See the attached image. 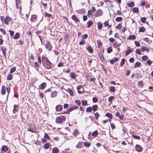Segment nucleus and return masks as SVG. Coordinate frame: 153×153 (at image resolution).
Segmentation results:
<instances>
[{"mask_svg":"<svg viewBox=\"0 0 153 153\" xmlns=\"http://www.w3.org/2000/svg\"><path fill=\"white\" fill-rule=\"evenodd\" d=\"M42 61L43 63H45L44 66L47 69L51 68L52 64L49 61L48 59L45 56L42 57Z\"/></svg>","mask_w":153,"mask_h":153,"instance_id":"obj_1","label":"nucleus"},{"mask_svg":"<svg viewBox=\"0 0 153 153\" xmlns=\"http://www.w3.org/2000/svg\"><path fill=\"white\" fill-rule=\"evenodd\" d=\"M65 120L66 119L64 116L61 115L56 118V121L57 123L61 124L64 122Z\"/></svg>","mask_w":153,"mask_h":153,"instance_id":"obj_2","label":"nucleus"},{"mask_svg":"<svg viewBox=\"0 0 153 153\" xmlns=\"http://www.w3.org/2000/svg\"><path fill=\"white\" fill-rule=\"evenodd\" d=\"M27 131L32 133H36V132L35 126L34 124L30 125L29 127L27 128Z\"/></svg>","mask_w":153,"mask_h":153,"instance_id":"obj_3","label":"nucleus"},{"mask_svg":"<svg viewBox=\"0 0 153 153\" xmlns=\"http://www.w3.org/2000/svg\"><path fill=\"white\" fill-rule=\"evenodd\" d=\"M45 46L46 48L49 51H51V49L52 48V46L51 45V44L49 41H47L45 43Z\"/></svg>","mask_w":153,"mask_h":153,"instance_id":"obj_4","label":"nucleus"},{"mask_svg":"<svg viewBox=\"0 0 153 153\" xmlns=\"http://www.w3.org/2000/svg\"><path fill=\"white\" fill-rule=\"evenodd\" d=\"M78 107L74 105L71 107L70 108H69L68 110L67 111L65 112V113L66 114H69V113L71 111L74 109H76L78 108Z\"/></svg>","mask_w":153,"mask_h":153,"instance_id":"obj_5","label":"nucleus"},{"mask_svg":"<svg viewBox=\"0 0 153 153\" xmlns=\"http://www.w3.org/2000/svg\"><path fill=\"white\" fill-rule=\"evenodd\" d=\"M102 14V11L100 9L98 10L94 14V16L95 17L101 16Z\"/></svg>","mask_w":153,"mask_h":153,"instance_id":"obj_6","label":"nucleus"},{"mask_svg":"<svg viewBox=\"0 0 153 153\" xmlns=\"http://www.w3.org/2000/svg\"><path fill=\"white\" fill-rule=\"evenodd\" d=\"M30 63H31L30 64V65L33 67L35 68L36 69V68L37 67H39V63L38 62H36L34 63L30 62Z\"/></svg>","mask_w":153,"mask_h":153,"instance_id":"obj_7","label":"nucleus"},{"mask_svg":"<svg viewBox=\"0 0 153 153\" xmlns=\"http://www.w3.org/2000/svg\"><path fill=\"white\" fill-rule=\"evenodd\" d=\"M136 150L138 152L142 151L143 148L139 145L137 144L135 146Z\"/></svg>","mask_w":153,"mask_h":153,"instance_id":"obj_8","label":"nucleus"},{"mask_svg":"<svg viewBox=\"0 0 153 153\" xmlns=\"http://www.w3.org/2000/svg\"><path fill=\"white\" fill-rule=\"evenodd\" d=\"M11 20V18L8 16H7L4 19V23L7 25L8 24V22Z\"/></svg>","mask_w":153,"mask_h":153,"instance_id":"obj_9","label":"nucleus"},{"mask_svg":"<svg viewBox=\"0 0 153 153\" xmlns=\"http://www.w3.org/2000/svg\"><path fill=\"white\" fill-rule=\"evenodd\" d=\"M37 19V16L36 15L34 14L32 16L30 20L32 22H35Z\"/></svg>","mask_w":153,"mask_h":153,"instance_id":"obj_10","label":"nucleus"},{"mask_svg":"<svg viewBox=\"0 0 153 153\" xmlns=\"http://www.w3.org/2000/svg\"><path fill=\"white\" fill-rule=\"evenodd\" d=\"M46 84L47 83H42L39 85V88L42 90L44 89L46 86Z\"/></svg>","mask_w":153,"mask_h":153,"instance_id":"obj_11","label":"nucleus"},{"mask_svg":"<svg viewBox=\"0 0 153 153\" xmlns=\"http://www.w3.org/2000/svg\"><path fill=\"white\" fill-rule=\"evenodd\" d=\"M56 109L57 111H61L62 109V105H58L56 107Z\"/></svg>","mask_w":153,"mask_h":153,"instance_id":"obj_12","label":"nucleus"},{"mask_svg":"<svg viewBox=\"0 0 153 153\" xmlns=\"http://www.w3.org/2000/svg\"><path fill=\"white\" fill-rule=\"evenodd\" d=\"M19 105H14L13 109V113H15L18 110V106H19Z\"/></svg>","mask_w":153,"mask_h":153,"instance_id":"obj_13","label":"nucleus"},{"mask_svg":"<svg viewBox=\"0 0 153 153\" xmlns=\"http://www.w3.org/2000/svg\"><path fill=\"white\" fill-rule=\"evenodd\" d=\"M72 19L76 22H79V19L76 17L75 15H74L72 16Z\"/></svg>","mask_w":153,"mask_h":153,"instance_id":"obj_14","label":"nucleus"},{"mask_svg":"<svg viewBox=\"0 0 153 153\" xmlns=\"http://www.w3.org/2000/svg\"><path fill=\"white\" fill-rule=\"evenodd\" d=\"M118 60V58L117 57L113 58L110 60V62L111 64H113L115 62Z\"/></svg>","mask_w":153,"mask_h":153,"instance_id":"obj_15","label":"nucleus"},{"mask_svg":"<svg viewBox=\"0 0 153 153\" xmlns=\"http://www.w3.org/2000/svg\"><path fill=\"white\" fill-rule=\"evenodd\" d=\"M98 108V106L97 105H93L92 106V110L93 109V111L94 112H95L97 110V109Z\"/></svg>","mask_w":153,"mask_h":153,"instance_id":"obj_16","label":"nucleus"},{"mask_svg":"<svg viewBox=\"0 0 153 153\" xmlns=\"http://www.w3.org/2000/svg\"><path fill=\"white\" fill-rule=\"evenodd\" d=\"M2 52L3 54V55L4 56L6 57V49L5 47H3L2 48Z\"/></svg>","mask_w":153,"mask_h":153,"instance_id":"obj_17","label":"nucleus"},{"mask_svg":"<svg viewBox=\"0 0 153 153\" xmlns=\"http://www.w3.org/2000/svg\"><path fill=\"white\" fill-rule=\"evenodd\" d=\"M6 92L5 87L4 86H3L1 87V94H4Z\"/></svg>","mask_w":153,"mask_h":153,"instance_id":"obj_18","label":"nucleus"},{"mask_svg":"<svg viewBox=\"0 0 153 153\" xmlns=\"http://www.w3.org/2000/svg\"><path fill=\"white\" fill-rule=\"evenodd\" d=\"M136 36L133 35H130L128 37V39L129 40H131V39H136Z\"/></svg>","mask_w":153,"mask_h":153,"instance_id":"obj_19","label":"nucleus"},{"mask_svg":"<svg viewBox=\"0 0 153 153\" xmlns=\"http://www.w3.org/2000/svg\"><path fill=\"white\" fill-rule=\"evenodd\" d=\"M20 36V33H16L14 36L13 37H12L14 39H17Z\"/></svg>","mask_w":153,"mask_h":153,"instance_id":"obj_20","label":"nucleus"},{"mask_svg":"<svg viewBox=\"0 0 153 153\" xmlns=\"http://www.w3.org/2000/svg\"><path fill=\"white\" fill-rule=\"evenodd\" d=\"M57 95V92L56 91H53L51 94V97H55Z\"/></svg>","mask_w":153,"mask_h":153,"instance_id":"obj_21","label":"nucleus"},{"mask_svg":"<svg viewBox=\"0 0 153 153\" xmlns=\"http://www.w3.org/2000/svg\"><path fill=\"white\" fill-rule=\"evenodd\" d=\"M68 91L71 96H73L74 93L73 91L71 88H68Z\"/></svg>","mask_w":153,"mask_h":153,"instance_id":"obj_22","label":"nucleus"},{"mask_svg":"<svg viewBox=\"0 0 153 153\" xmlns=\"http://www.w3.org/2000/svg\"><path fill=\"white\" fill-rule=\"evenodd\" d=\"M98 25V28L99 30H100L101 29L102 26V23L100 22H99L97 24Z\"/></svg>","mask_w":153,"mask_h":153,"instance_id":"obj_23","label":"nucleus"},{"mask_svg":"<svg viewBox=\"0 0 153 153\" xmlns=\"http://www.w3.org/2000/svg\"><path fill=\"white\" fill-rule=\"evenodd\" d=\"M87 50L89 51V52L90 53H92L93 52V50L91 48V47L90 46H88L87 48Z\"/></svg>","mask_w":153,"mask_h":153,"instance_id":"obj_24","label":"nucleus"},{"mask_svg":"<svg viewBox=\"0 0 153 153\" xmlns=\"http://www.w3.org/2000/svg\"><path fill=\"white\" fill-rule=\"evenodd\" d=\"M76 76V75L74 72H72L70 74V77L73 79H74Z\"/></svg>","mask_w":153,"mask_h":153,"instance_id":"obj_25","label":"nucleus"},{"mask_svg":"<svg viewBox=\"0 0 153 153\" xmlns=\"http://www.w3.org/2000/svg\"><path fill=\"white\" fill-rule=\"evenodd\" d=\"M59 152V149L56 148H54L52 150L53 153H58Z\"/></svg>","mask_w":153,"mask_h":153,"instance_id":"obj_26","label":"nucleus"},{"mask_svg":"<svg viewBox=\"0 0 153 153\" xmlns=\"http://www.w3.org/2000/svg\"><path fill=\"white\" fill-rule=\"evenodd\" d=\"M98 55L100 59L101 60L103 61L104 60V58L103 56V55L102 53H99Z\"/></svg>","mask_w":153,"mask_h":153,"instance_id":"obj_27","label":"nucleus"},{"mask_svg":"<svg viewBox=\"0 0 153 153\" xmlns=\"http://www.w3.org/2000/svg\"><path fill=\"white\" fill-rule=\"evenodd\" d=\"M87 24H88V26H87L88 27H89L92 25H93V23L92 21H89L88 22Z\"/></svg>","mask_w":153,"mask_h":153,"instance_id":"obj_28","label":"nucleus"},{"mask_svg":"<svg viewBox=\"0 0 153 153\" xmlns=\"http://www.w3.org/2000/svg\"><path fill=\"white\" fill-rule=\"evenodd\" d=\"M7 149L8 148L6 146H3L1 148V150L4 152H5L7 151Z\"/></svg>","mask_w":153,"mask_h":153,"instance_id":"obj_29","label":"nucleus"},{"mask_svg":"<svg viewBox=\"0 0 153 153\" xmlns=\"http://www.w3.org/2000/svg\"><path fill=\"white\" fill-rule=\"evenodd\" d=\"M141 63L139 62H137L135 63L134 65V67L136 68L137 67H139L141 65Z\"/></svg>","mask_w":153,"mask_h":153,"instance_id":"obj_30","label":"nucleus"},{"mask_svg":"<svg viewBox=\"0 0 153 153\" xmlns=\"http://www.w3.org/2000/svg\"><path fill=\"white\" fill-rule=\"evenodd\" d=\"M109 90L111 92H114L115 91V87L113 86H111L109 87Z\"/></svg>","mask_w":153,"mask_h":153,"instance_id":"obj_31","label":"nucleus"},{"mask_svg":"<svg viewBox=\"0 0 153 153\" xmlns=\"http://www.w3.org/2000/svg\"><path fill=\"white\" fill-rule=\"evenodd\" d=\"M86 111L87 112H91L92 111V107H88L87 108Z\"/></svg>","mask_w":153,"mask_h":153,"instance_id":"obj_32","label":"nucleus"},{"mask_svg":"<svg viewBox=\"0 0 153 153\" xmlns=\"http://www.w3.org/2000/svg\"><path fill=\"white\" fill-rule=\"evenodd\" d=\"M125 59H122L120 63V66H122L125 64Z\"/></svg>","mask_w":153,"mask_h":153,"instance_id":"obj_33","label":"nucleus"},{"mask_svg":"<svg viewBox=\"0 0 153 153\" xmlns=\"http://www.w3.org/2000/svg\"><path fill=\"white\" fill-rule=\"evenodd\" d=\"M123 20L122 18L121 17H117L115 20L117 22H119L122 21Z\"/></svg>","mask_w":153,"mask_h":153,"instance_id":"obj_34","label":"nucleus"},{"mask_svg":"<svg viewBox=\"0 0 153 153\" xmlns=\"http://www.w3.org/2000/svg\"><path fill=\"white\" fill-rule=\"evenodd\" d=\"M146 29L144 27H142L139 28V32H144L145 30Z\"/></svg>","mask_w":153,"mask_h":153,"instance_id":"obj_35","label":"nucleus"},{"mask_svg":"<svg viewBox=\"0 0 153 153\" xmlns=\"http://www.w3.org/2000/svg\"><path fill=\"white\" fill-rule=\"evenodd\" d=\"M85 10L84 9H81L77 11V13L80 14L81 13H84L85 12Z\"/></svg>","mask_w":153,"mask_h":153,"instance_id":"obj_36","label":"nucleus"},{"mask_svg":"<svg viewBox=\"0 0 153 153\" xmlns=\"http://www.w3.org/2000/svg\"><path fill=\"white\" fill-rule=\"evenodd\" d=\"M79 133L78 130L77 129L75 130L73 132V134L75 137H76Z\"/></svg>","mask_w":153,"mask_h":153,"instance_id":"obj_37","label":"nucleus"},{"mask_svg":"<svg viewBox=\"0 0 153 153\" xmlns=\"http://www.w3.org/2000/svg\"><path fill=\"white\" fill-rule=\"evenodd\" d=\"M20 1L21 0H16V7L17 9H18L19 7V6L18 3H20Z\"/></svg>","mask_w":153,"mask_h":153,"instance_id":"obj_38","label":"nucleus"},{"mask_svg":"<svg viewBox=\"0 0 153 153\" xmlns=\"http://www.w3.org/2000/svg\"><path fill=\"white\" fill-rule=\"evenodd\" d=\"M82 103L83 106H85L87 105V102L86 100H82Z\"/></svg>","mask_w":153,"mask_h":153,"instance_id":"obj_39","label":"nucleus"},{"mask_svg":"<svg viewBox=\"0 0 153 153\" xmlns=\"http://www.w3.org/2000/svg\"><path fill=\"white\" fill-rule=\"evenodd\" d=\"M133 11L135 13H137L139 11V10L138 8L135 7L133 8Z\"/></svg>","mask_w":153,"mask_h":153,"instance_id":"obj_40","label":"nucleus"},{"mask_svg":"<svg viewBox=\"0 0 153 153\" xmlns=\"http://www.w3.org/2000/svg\"><path fill=\"white\" fill-rule=\"evenodd\" d=\"M10 34L11 37H13L14 35V32L13 31L9 30Z\"/></svg>","mask_w":153,"mask_h":153,"instance_id":"obj_41","label":"nucleus"},{"mask_svg":"<svg viewBox=\"0 0 153 153\" xmlns=\"http://www.w3.org/2000/svg\"><path fill=\"white\" fill-rule=\"evenodd\" d=\"M128 6L130 7H132L134 6V2H132L131 3H128L127 4Z\"/></svg>","mask_w":153,"mask_h":153,"instance_id":"obj_42","label":"nucleus"},{"mask_svg":"<svg viewBox=\"0 0 153 153\" xmlns=\"http://www.w3.org/2000/svg\"><path fill=\"white\" fill-rule=\"evenodd\" d=\"M13 78V76L11 74H9L7 77V79L9 80H11Z\"/></svg>","mask_w":153,"mask_h":153,"instance_id":"obj_43","label":"nucleus"},{"mask_svg":"<svg viewBox=\"0 0 153 153\" xmlns=\"http://www.w3.org/2000/svg\"><path fill=\"white\" fill-rule=\"evenodd\" d=\"M138 85L139 86L141 87L143 86V82L142 81H140L138 82Z\"/></svg>","mask_w":153,"mask_h":153,"instance_id":"obj_44","label":"nucleus"},{"mask_svg":"<svg viewBox=\"0 0 153 153\" xmlns=\"http://www.w3.org/2000/svg\"><path fill=\"white\" fill-rule=\"evenodd\" d=\"M130 49H127V51H126V56H127L128 55L129 53H131V52L132 51Z\"/></svg>","mask_w":153,"mask_h":153,"instance_id":"obj_45","label":"nucleus"},{"mask_svg":"<svg viewBox=\"0 0 153 153\" xmlns=\"http://www.w3.org/2000/svg\"><path fill=\"white\" fill-rule=\"evenodd\" d=\"M84 146L86 147H89L90 146V143H89L88 142H85L84 143Z\"/></svg>","mask_w":153,"mask_h":153,"instance_id":"obj_46","label":"nucleus"},{"mask_svg":"<svg viewBox=\"0 0 153 153\" xmlns=\"http://www.w3.org/2000/svg\"><path fill=\"white\" fill-rule=\"evenodd\" d=\"M132 137L134 138L137 140H140V137L137 135H132Z\"/></svg>","mask_w":153,"mask_h":153,"instance_id":"obj_47","label":"nucleus"},{"mask_svg":"<svg viewBox=\"0 0 153 153\" xmlns=\"http://www.w3.org/2000/svg\"><path fill=\"white\" fill-rule=\"evenodd\" d=\"M105 115L108 117H109L110 119H111L112 117V115L109 113H107Z\"/></svg>","mask_w":153,"mask_h":153,"instance_id":"obj_48","label":"nucleus"},{"mask_svg":"<svg viewBox=\"0 0 153 153\" xmlns=\"http://www.w3.org/2000/svg\"><path fill=\"white\" fill-rule=\"evenodd\" d=\"M16 70V68L15 67H13L10 69V73L12 74Z\"/></svg>","mask_w":153,"mask_h":153,"instance_id":"obj_49","label":"nucleus"},{"mask_svg":"<svg viewBox=\"0 0 153 153\" xmlns=\"http://www.w3.org/2000/svg\"><path fill=\"white\" fill-rule=\"evenodd\" d=\"M98 134V132L97 131H94L92 133V136L93 137H96Z\"/></svg>","mask_w":153,"mask_h":153,"instance_id":"obj_50","label":"nucleus"},{"mask_svg":"<svg viewBox=\"0 0 153 153\" xmlns=\"http://www.w3.org/2000/svg\"><path fill=\"white\" fill-rule=\"evenodd\" d=\"M82 143L79 142L78 144L76 146V147L77 148H80L82 147V145L81 144Z\"/></svg>","mask_w":153,"mask_h":153,"instance_id":"obj_51","label":"nucleus"},{"mask_svg":"<svg viewBox=\"0 0 153 153\" xmlns=\"http://www.w3.org/2000/svg\"><path fill=\"white\" fill-rule=\"evenodd\" d=\"M98 101V98L97 97L93 98V102L96 103Z\"/></svg>","mask_w":153,"mask_h":153,"instance_id":"obj_52","label":"nucleus"},{"mask_svg":"<svg viewBox=\"0 0 153 153\" xmlns=\"http://www.w3.org/2000/svg\"><path fill=\"white\" fill-rule=\"evenodd\" d=\"M112 51V49L111 47H110L107 49V52L108 53H111Z\"/></svg>","mask_w":153,"mask_h":153,"instance_id":"obj_53","label":"nucleus"},{"mask_svg":"<svg viewBox=\"0 0 153 153\" xmlns=\"http://www.w3.org/2000/svg\"><path fill=\"white\" fill-rule=\"evenodd\" d=\"M95 116V118L96 120H97L98 118L99 117L100 115L99 114L98 112H96L94 114Z\"/></svg>","mask_w":153,"mask_h":153,"instance_id":"obj_54","label":"nucleus"},{"mask_svg":"<svg viewBox=\"0 0 153 153\" xmlns=\"http://www.w3.org/2000/svg\"><path fill=\"white\" fill-rule=\"evenodd\" d=\"M49 146V143H46L44 145V148L46 149H47L48 148Z\"/></svg>","mask_w":153,"mask_h":153,"instance_id":"obj_55","label":"nucleus"},{"mask_svg":"<svg viewBox=\"0 0 153 153\" xmlns=\"http://www.w3.org/2000/svg\"><path fill=\"white\" fill-rule=\"evenodd\" d=\"M140 20L142 22L145 23L146 21V18L145 17H143L141 18Z\"/></svg>","mask_w":153,"mask_h":153,"instance_id":"obj_56","label":"nucleus"},{"mask_svg":"<svg viewBox=\"0 0 153 153\" xmlns=\"http://www.w3.org/2000/svg\"><path fill=\"white\" fill-rule=\"evenodd\" d=\"M148 59V57L147 56H144L142 57V59L143 61H146Z\"/></svg>","mask_w":153,"mask_h":153,"instance_id":"obj_57","label":"nucleus"},{"mask_svg":"<svg viewBox=\"0 0 153 153\" xmlns=\"http://www.w3.org/2000/svg\"><path fill=\"white\" fill-rule=\"evenodd\" d=\"M45 17H48L49 18L51 16V14H48L46 12H45Z\"/></svg>","mask_w":153,"mask_h":153,"instance_id":"obj_58","label":"nucleus"},{"mask_svg":"<svg viewBox=\"0 0 153 153\" xmlns=\"http://www.w3.org/2000/svg\"><path fill=\"white\" fill-rule=\"evenodd\" d=\"M85 43V41L84 40H83V39H82L79 43V44L80 45H84Z\"/></svg>","mask_w":153,"mask_h":153,"instance_id":"obj_59","label":"nucleus"},{"mask_svg":"<svg viewBox=\"0 0 153 153\" xmlns=\"http://www.w3.org/2000/svg\"><path fill=\"white\" fill-rule=\"evenodd\" d=\"M0 31L4 34V35H5L6 34V32L5 30L3 29L2 28H0Z\"/></svg>","mask_w":153,"mask_h":153,"instance_id":"obj_60","label":"nucleus"},{"mask_svg":"<svg viewBox=\"0 0 153 153\" xmlns=\"http://www.w3.org/2000/svg\"><path fill=\"white\" fill-rule=\"evenodd\" d=\"M114 45L116 47H118L120 45L121 43L116 42L114 43Z\"/></svg>","mask_w":153,"mask_h":153,"instance_id":"obj_61","label":"nucleus"},{"mask_svg":"<svg viewBox=\"0 0 153 153\" xmlns=\"http://www.w3.org/2000/svg\"><path fill=\"white\" fill-rule=\"evenodd\" d=\"M114 96L110 97L108 98V100L110 102L111 101H112L114 100Z\"/></svg>","mask_w":153,"mask_h":153,"instance_id":"obj_62","label":"nucleus"},{"mask_svg":"<svg viewBox=\"0 0 153 153\" xmlns=\"http://www.w3.org/2000/svg\"><path fill=\"white\" fill-rule=\"evenodd\" d=\"M136 53L138 54H140L141 53L140 50L139 49H137L136 50Z\"/></svg>","mask_w":153,"mask_h":153,"instance_id":"obj_63","label":"nucleus"},{"mask_svg":"<svg viewBox=\"0 0 153 153\" xmlns=\"http://www.w3.org/2000/svg\"><path fill=\"white\" fill-rule=\"evenodd\" d=\"M146 63L149 65H150L152 64V62L150 60H148L146 62Z\"/></svg>","mask_w":153,"mask_h":153,"instance_id":"obj_64","label":"nucleus"}]
</instances>
